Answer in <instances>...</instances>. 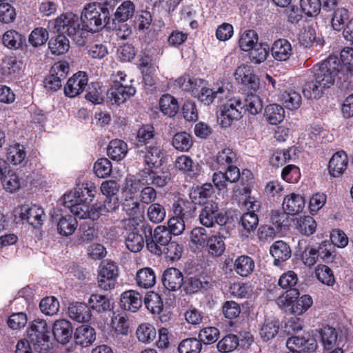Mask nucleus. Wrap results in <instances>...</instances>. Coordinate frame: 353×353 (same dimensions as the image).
<instances>
[{
	"label": "nucleus",
	"instance_id": "f257e3e1",
	"mask_svg": "<svg viewBox=\"0 0 353 353\" xmlns=\"http://www.w3.org/2000/svg\"><path fill=\"white\" fill-rule=\"evenodd\" d=\"M110 25L109 9L101 3H89L83 8L81 18L68 12L57 18L52 23L57 31L67 33L76 42L83 43V31L97 32Z\"/></svg>",
	"mask_w": 353,
	"mask_h": 353
},
{
	"label": "nucleus",
	"instance_id": "f03ea898",
	"mask_svg": "<svg viewBox=\"0 0 353 353\" xmlns=\"http://www.w3.org/2000/svg\"><path fill=\"white\" fill-rule=\"evenodd\" d=\"M341 70L340 60L336 56H330L323 62L316 64L312 68V79L303 85L304 97L310 99H320L324 90L334 85Z\"/></svg>",
	"mask_w": 353,
	"mask_h": 353
},
{
	"label": "nucleus",
	"instance_id": "7ed1b4c3",
	"mask_svg": "<svg viewBox=\"0 0 353 353\" xmlns=\"http://www.w3.org/2000/svg\"><path fill=\"white\" fill-rule=\"evenodd\" d=\"M50 327L46 321L42 319L34 320L28 330L30 341H19L16 346V353H33L31 350L32 346L36 352L47 353L52 347L50 341Z\"/></svg>",
	"mask_w": 353,
	"mask_h": 353
},
{
	"label": "nucleus",
	"instance_id": "20e7f679",
	"mask_svg": "<svg viewBox=\"0 0 353 353\" xmlns=\"http://www.w3.org/2000/svg\"><path fill=\"white\" fill-rule=\"evenodd\" d=\"M188 83L190 85L192 94L207 105L213 103L216 99L221 102L230 97L232 88L230 83L224 81L209 89L205 87V81L201 79H189Z\"/></svg>",
	"mask_w": 353,
	"mask_h": 353
},
{
	"label": "nucleus",
	"instance_id": "39448f33",
	"mask_svg": "<svg viewBox=\"0 0 353 353\" xmlns=\"http://www.w3.org/2000/svg\"><path fill=\"white\" fill-rule=\"evenodd\" d=\"M140 229L145 235L147 249L152 254H161L171 241L172 236L168 229L165 226L159 225L152 231V226L145 222L141 225Z\"/></svg>",
	"mask_w": 353,
	"mask_h": 353
},
{
	"label": "nucleus",
	"instance_id": "423d86ee",
	"mask_svg": "<svg viewBox=\"0 0 353 353\" xmlns=\"http://www.w3.org/2000/svg\"><path fill=\"white\" fill-rule=\"evenodd\" d=\"M134 10V3L130 1H125L117 8L112 19V26H110V28L117 30V35L123 39H126L132 33L130 28L124 23L132 17Z\"/></svg>",
	"mask_w": 353,
	"mask_h": 353
},
{
	"label": "nucleus",
	"instance_id": "0eeeda50",
	"mask_svg": "<svg viewBox=\"0 0 353 353\" xmlns=\"http://www.w3.org/2000/svg\"><path fill=\"white\" fill-rule=\"evenodd\" d=\"M200 223L207 228H212L215 223L217 225L226 224L228 216L223 212L219 211V205L214 201H210L202 205L199 216Z\"/></svg>",
	"mask_w": 353,
	"mask_h": 353
},
{
	"label": "nucleus",
	"instance_id": "6e6552de",
	"mask_svg": "<svg viewBox=\"0 0 353 353\" xmlns=\"http://www.w3.org/2000/svg\"><path fill=\"white\" fill-rule=\"evenodd\" d=\"M69 72V65L66 61L55 63L51 68L50 75L43 81L47 90L56 91L61 87V81L65 79Z\"/></svg>",
	"mask_w": 353,
	"mask_h": 353
},
{
	"label": "nucleus",
	"instance_id": "1a4fd4ad",
	"mask_svg": "<svg viewBox=\"0 0 353 353\" xmlns=\"http://www.w3.org/2000/svg\"><path fill=\"white\" fill-rule=\"evenodd\" d=\"M135 92V88L132 85H124L116 81L107 91L106 99L113 104H121L134 95Z\"/></svg>",
	"mask_w": 353,
	"mask_h": 353
},
{
	"label": "nucleus",
	"instance_id": "9d476101",
	"mask_svg": "<svg viewBox=\"0 0 353 353\" xmlns=\"http://www.w3.org/2000/svg\"><path fill=\"white\" fill-rule=\"evenodd\" d=\"M243 109V102L240 99L230 100L225 103L223 107L221 114V125L227 127L230 125L232 121L240 119L242 117Z\"/></svg>",
	"mask_w": 353,
	"mask_h": 353
},
{
	"label": "nucleus",
	"instance_id": "9b49d317",
	"mask_svg": "<svg viewBox=\"0 0 353 353\" xmlns=\"http://www.w3.org/2000/svg\"><path fill=\"white\" fill-rule=\"evenodd\" d=\"M21 218L34 228L39 229L43 224L46 215L44 210L38 205L24 206L21 209Z\"/></svg>",
	"mask_w": 353,
	"mask_h": 353
},
{
	"label": "nucleus",
	"instance_id": "f8f14e48",
	"mask_svg": "<svg viewBox=\"0 0 353 353\" xmlns=\"http://www.w3.org/2000/svg\"><path fill=\"white\" fill-rule=\"evenodd\" d=\"M88 78L85 72L79 71L71 77L64 87L65 94L70 98L80 94L88 85Z\"/></svg>",
	"mask_w": 353,
	"mask_h": 353
},
{
	"label": "nucleus",
	"instance_id": "ddd939ff",
	"mask_svg": "<svg viewBox=\"0 0 353 353\" xmlns=\"http://www.w3.org/2000/svg\"><path fill=\"white\" fill-rule=\"evenodd\" d=\"M234 77L238 82L254 92L259 88V79L250 65L242 64L239 66L235 70Z\"/></svg>",
	"mask_w": 353,
	"mask_h": 353
},
{
	"label": "nucleus",
	"instance_id": "4468645a",
	"mask_svg": "<svg viewBox=\"0 0 353 353\" xmlns=\"http://www.w3.org/2000/svg\"><path fill=\"white\" fill-rule=\"evenodd\" d=\"M236 162V154L232 149L225 147L216 153L213 166L216 170H231L232 168H237Z\"/></svg>",
	"mask_w": 353,
	"mask_h": 353
},
{
	"label": "nucleus",
	"instance_id": "2eb2a0df",
	"mask_svg": "<svg viewBox=\"0 0 353 353\" xmlns=\"http://www.w3.org/2000/svg\"><path fill=\"white\" fill-rule=\"evenodd\" d=\"M286 347L289 350L300 351V352H312L317 347L316 339L311 336L300 337L291 336L286 341Z\"/></svg>",
	"mask_w": 353,
	"mask_h": 353
},
{
	"label": "nucleus",
	"instance_id": "dca6fc26",
	"mask_svg": "<svg viewBox=\"0 0 353 353\" xmlns=\"http://www.w3.org/2000/svg\"><path fill=\"white\" fill-rule=\"evenodd\" d=\"M240 178V171L238 168H232L231 170H219L213 174L212 181L214 185L219 190L227 187L228 183H235Z\"/></svg>",
	"mask_w": 353,
	"mask_h": 353
},
{
	"label": "nucleus",
	"instance_id": "f3484780",
	"mask_svg": "<svg viewBox=\"0 0 353 353\" xmlns=\"http://www.w3.org/2000/svg\"><path fill=\"white\" fill-rule=\"evenodd\" d=\"M162 283L169 291H176L181 288L183 283V276L181 272L176 268H168L163 274Z\"/></svg>",
	"mask_w": 353,
	"mask_h": 353
},
{
	"label": "nucleus",
	"instance_id": "a211bd4d",
	"mask_svg": "<svg viewBox=\"0 0 353 353\" xmlns=\"http://www.w3.org/2000/svg\"><path fill=\"white\" fill-rule=\"evenodd\" d=\"M52 333L59 343L66 344L73 334L71 323L65 319L57 320L53 324Z\"/></svg>",
	"mask_w": 353,
	"mask_h": 353
},
{
	"label": "nucleus",
	"instance_id": "6ab92c4d",
	"mask_svg": "<svg viewBox=\"0 0 353 353\" xmlns=\"http://www.w3.org/2000/svg\"><path fill=\"white\" fill-rule=\"evenodd\" d=\"M120 305L125 310L136 312L142 305L141 294L135 290H128L121 295Z\"/></svg>",
	"mask_w": 353,
	"mask_h": 353
},
{
	"label": "nucleus",
	"instance_id": "aec40b11",
	"mask_svg": "<svg viewBox=\"0 0 353 353\" xmlns=\"http://www.w3.org/2000/svg\"><path fill=\"white\" fill-rule=\"evenodd\" d=\"M305 203V199L301 195L292 193L284 198L283 209L285 214L295 215L303 211Z\"/></svg>",
	"mask_w": 353,
	"mask_h": 353
},
{
	"label": "nucleus",
	"instance_id": "412c9836",
	"mask_svg": "<svg viewBox=\"0 0 353 353\" xmlns=\"http://www.w3.org/2000/svg\"><path fill=\"white\" fill-rule=\"evenodd\" d=\"M50 21L48 24V28H51L54 29V32L59 33L58 36L55 38H52L49 43L48 47L52 54L55 55H61L66 52L70 48V43L68 38L64 35L67 33L60 32L57 30L56 28H54L53 26H51V23L53 22Z\"/></svg>",
	"mask_w": 353,
	"mask_h": 353
},
{
	"label": "nucleus",
	"instance_id": "4be33fe9",
	"mask_svg": "<svg viewBox=\"0 0 353 353\" xmlns=\"http://www.w3.org/2000/svg\"><path fill=\"white\" fill-rule=\"evenodd\" d=\"M74 337L76 344L82 347H88L96 340V332L92 327L82 325L76 329Z\"/></svg>",
	"mask_w": 353,
	"mask_h": 353
},
{
	"label": "nucleus",
	"instance_id": "5701e85b",
	"mask_svg": "<svg viewBox=\"0 0 353 353\" xmlns=\"http://www.w3.org/2000/svg\"><path fill=\"white\" fill-rule=\"evenodd\" d=\"M347 162V156L345 152L339 151L334 153L328 164L330 174L334 177L339 176L346 170Z\"/></svg>",
	"mask_w": 353,
	"mask_h": 353
},
{
	"label": "nucleus",
	"instance_id": "b1692460",
	"mask_svg": "<svg viewBox=\"0 0 353 353\" xmlns=\"http://www.w3.org/2000/svg\"><path fill=\"white\" fill-rule=\"evenodd\" d=\"M271 52L274 59L285 61L288 60L292 54V47L287 39H279L273 43Z\"/></svg>",
	"mask_w": 353,
	"mask_h": 353
},
{
	"label": "nucleus",
	"instance_id": "393cba45",
	"mask_svg": "<svg viewBox=\"0 0 353 353\" xmlns=\"http://www.w3.org/2000/svg\"><path fill=\"white\" fill-rule=\"evenodd\" d=\"M270 254L274 258V265L279 266L291 256V249L283 241H277L270 247Z\"/></svg>",
	"mask_w": 353,
	"mask_h": 353
},
{
	"label": "nucleus",
	"instance_id": "a878e982",
	"mask_svg": "<svg viewBox=\"0 0 353 353\" xmlns=\"http://www.w3.org/2000/svg\"><path fill=\"white\" fill-rule=\"evenodd\" d=\"M68 314L72 320L79 323L88 322L91 318L88 306L79 302L70 303L68 308Z\"/></svg>",
	"mask_w": 353,
	"mask_h": 353
},
{
	"label": "nucleus",
	"instance_id": "bb28decb",
	"mask_svg": "<svg viewBox=\"0 0 353 353\" xmlns=\"http://www.w3.org/2000/svg\"><path fill=\"white\" fill-rule=\"evenodd\" d=\"M214 190L211 183H204L201 186H197L191 192L190 196L193 202L199 205H203L208 199L210 198L214 194Z\"/></svg>",
	"mask_w": 353,
	"mask_h": 353
},
{
	"label": "nucleus",
	"instance_id": "cd10ccee",
	"mask_svg": "<svg viewBox=\"0 0 353 353\" xmlns=\"http://www.w3.org/2000/svg\"><path fill=\"white\" fill-rule=\"evenodd\" d=\"M292 221L295 229L304 235L310 236L316 231V221L310 216L296 217Z\"/></svg>",
	"mask_w": 353,
	"mask_h": 353
},
{
	"label": "nucleus",
	"instance_id": "c85d7f7f",
	"mask_svg": "<svg viewBox=\"0 0 353 353\" xmlns=\"http://www.w3.org/2000/svg\"><path fill=\"white\" fill-rule=\"evenodd\" d=\"M254 266V260L247 255L238 256L234 262L235 272L241 276H248L251 274Z\"/></svg>",
	"mask_w": 353,
	"mask_h": 353
},
{
	"label": "nucleus",
	"instance_id": "c756f323",
	"mask_svg": "<svg viewBox=\"0 0 353 353\" xmlns=\"http://www.w3.org/2000/svg\"><path fill=\"white\" fill-rule=\"evenodd\" d=\"M211 286L209 279L205 277H190L183 283L184 290L187 294H193L199 290H207Z\"/></svg>",
	"mask_w": 353,
	"mask_h": 353
},
{
	"label": "nucleus",
	"instance_id": "7c9ffc66",
	"mask_svg": "<svg viewBox=\"0 0 353 353\" xmlns=\"http://www.w3.org/2000/svg\"><path fill=\"white\" fill-rule=\"evenodd\" d=\"M127 152L128 145L122 140L111 141L107 148L108 157L114 161H121L126 156Z\"/></svg>",
	"mask_w": 353,
	"mask_h": 353
},
{
	"label": "nucleus",
	"instance_id": "2f4dec72",
	"mask_svg": "<svg viewBox=\"0 0 353 353\" xmlns=\"http://www.w3.org/2000/svg\"><path fill=\"white\" fill-rule=\"evenodd\" d=\"M121 205L123 210L132 221L141 214L140 201L133 195H125Z\"/></svg>",
	"mask_w": 353,
	"mask_h": 353
},
{
	"label": "nucleus",
	"instance_id": "473e14b6",
	"mask_svg": "<svg viewBox=\"0 0 353 353\" xmlns=\"http://www.w3.org/2000/svg\"><path fill=\"white\" fill-rule=\"evenodd\" d=\"M57 222V231L62 236L72 234L77 227V221L74 216L66 215L56 219Z\"/></svg>",
	"mask_w": 353,
	"mask_h": 353
},
{
	"label": "nucleus",
	"instance_id": "72a5a7b5",
	"mask_svg": "<svg viewBox=\"0 0 353 353\" xmlns=\"http://www.w3.org/2000/svg\"><path fill=\"white\" fill-rule=\"evenodd\" d=\"M279 330V321L266 319L259 328V335L263 341H268L277 335Z\"/></svg>",
	"mask_w": 353,
	"mask_h": 353
},
{
	"label": "nucleus",
	"instance_id": "f704fd0d",
	"mask_svg": "<svg viewBox=\"0 0 353 353\" xmlns=\"http://www.w3.org/2000/svg\"><path fill=\"white\" fill-rule=\"evenodd\" d=\"M145 243L142 234H139L137 228L130 232L125 239L126 248L132 252H140Z\"/></svg>",
	"mask_w": 353,
	"mask_h": 353
},
{
	"label": "nucleus",
	"instance_id": "c9c22d12",
	"mask_svg": "<svg viewBox=\"0 0 353 353\" xmlns=\"http://www.w3.org/2000/svg\"><path fill=\"white\" fill-rule=\"evenodd\" d=\"M264 117L270 125H277L283 120L285 111L279 105L270 104L265 108Z\"/></svg>",
	"mask_w": 353,
	"mask_h": 353
},
{
	"label": "nucleus",
	"instance_id": "e433bc0d",
	"mask_svg": "<svg viewBox=\"0 0 353 353\" xmlns=\"http://www.w3.org/2000/svg\"><path fill=\"white\" fill-rule=\"evenodd\" d=\"M136 281L139 287L150 288L156 283V275L152 268H144L137 272Z\"/></svg>",
	"mask_w": 353,
	"mask_h": 353
},
{
	"label": "nucleus",
	"instance_id": "4c0bfd02",
	"mask_svg": "<svg viewBox=\"0 0 353 353\" xmlns=\"http://www.w3.org/2000/svg\"><path fill=\"white\" fill-rule=\"evenodd\" d=\"M161 111L170 117H174L179 110L177 100L169 94H163L159 101Z\"/></svg>",
	"mask_w": 353,
	"mask_h": 353
},
{
	"label": "nucleus",
	"instance_id": "58836bf2",
	"mask_svg": "<svg viewBox=\"0 0 353 353\" xmlns=\"http://www.w3.org/2000/svg\"><path fill=\"white\" fill-rule=\"evenodd\" d=\"M192 136L185 132L176 133L172 139V146L181 152L188 151L192 146Z\"/></svg>",
	"mask_w": 353,
	"mask_h": 353
},
{
	"label": "nucleus",
	"instance_id": "ea45409f",
	"mask_svg": "<svg viewBox=\"0 0 353 353\" xmlns=\"http://www.w3.org/2000/svg\"><path fill=\"white\" fill-rule=\"evenodd\" d=\"M88 307L96 310L97 312H103L110 310L111 304L109 299L101 294H92L88 300Z\"/></svg>",
	"mask_w": 353,
	"mask_h": 353
},
{
	"label": "nucleus",
	"instance_id": "a19ab883",
	"mask_svg": "<svg viewBox=\"0 0 353 353\" xmlns=\"http://www.w3.org/2000/svg\"><path fill=\"white\" fill-rule=\"evenodd\" d=\"M146 152L144 156V161L150 168L158 167L161 165L163 153L159 146L145 147Z\"/></svg>",
	"mask_w": 353,
	"mask_h": 353
},
{
	"label": "nucleus",
	"instance_id": "79ce46f5",
	"mask_svg": "<svg viewBox=\"0 0 353 353\" xmlns=\"http://www.w3.org/2000/svg\"><path fill=\"white\" fill-rule=\"evenodd\" d=\"M144 303L152 314H159L163 310V301L159 294L154 292H149L145 294Z\"/></svg>",
	"mask_w": 353,
	"mask_h": 353
},
{
	"label": "nucleus",
	"instance_id": "37998d69",
	"mask_svg": "<svg viewBox=\"0 0 353 353\" xmlns=\"http://www.w3.org/2000/svg\"><path fill=\"white\" fill-rule=\"evenodd\" d=\"M321 341L325 349H332L337 341V333L334 328L330 326H325L319 331Z\"/></svg>",
	"mask_w": 353,
	"mask_h": 353
},
{
	"label": "nucleus",
	"instance_id": "c03bdc74",
	"mask_svg": "<svg viewBox=\"0 0 353 353\" xmlns=\"http://www.w3.org/2000/svg\"><path fill=\"white\" fill-rule=\"evenodd\" d=\"M3 43L7 48L12 49L19 48L26 41V38L15 30L6 31L3 35Z\"/></svg>",
	"mask_w": 353,
	"mask_h": 353
},
{
	"label": "nucleus",
	"instance_id": "a18cd8bd",
	"mask_svg": "<svg viewBox=\"0 0 353 353\" xmlns=\"http://www.w3.org/2000/svg\"><path fill=\"white\" fill-rule=\"evenodd\" d=\"M244 110L248 111L250 114L255 115L261 112L263 109V103L261 98L251 92L248 94L243 102Z\"/></svg>",
	"mask_w": 353,
	"mask_h": 353
},
{
	"label": "nucleus",
	"instance_id": "49530a36",
	"mask_svg": "<svg viewBox=\"0 0 353 353\" xmlns=\"http://www.w3.org/2000/svg\"><path fill=\"white\" fill-rule=\"evenodd\" d=\"M205 245L208 253L216 257L221 256L225 250V244L223 240L215 234L209 237Z\"/></svg>",
	"mask_w": 353,
	"mask_h": 353
},
{
	"label": "nucleus",
	"instance_id": "de8ad7c7",
	"mask_svg": "<svg viewBox=\"0 0 353 353\" xmlns=\"http://www.w3.org/2000/svg\"><path fill=\"white\" fill-rule=\"evenodd\" d=\"M258 34L254 30L245 31L239 39V47L243 51H250L258 44Z\"/></svg>",
	"mask_w": 353,
	"mask_h": 353
},
{
	"label": "nucleus",
	"instance_id": "09e8293b",
	"mask_svg": "<svg viewBox=\"0 0 353 353\" xmlns=\"http://www.w3.org/2000/svg\"><path fill=\"white\" fill-rule=\"evenodd\" d=\"M154 129L151 125H143L137 131L136 137V146L137 148L149 143L154 137Z\"/></svg>",
	"mask_w": 353,
	"mask_h": 353
},
{
	"label": "nucleus",
	"instance_id": "8fccbe9b",
	"mask_svg": "<svg viewBox=\"0 0 353 353\" xmlns=\"http://www.w3.org/2000/svg\"><path fill=\"white\" fill-rule=\"evenodd\" d=\"M156 335L155 327L149 323H143L137 330V338L143 343H150L156 338Z\"/></svg>",
	"mask_w": 353,
	"mask_h": 353
},
{
	"label": "nucleus",
	"instance_id": "3c124183",
	"mask_svg": "<svg viewBox=\"0 0 353 353\" xmlns=\"http://www.w3.org/2000/svg\"><path fill=\"white\" fill-rule=\"evenodd\" d=\"M26 158V153L23 145L16 143L8 148V159L14 165L23 164Z\"/></svg>",
	"mask_w": 353,
	"mask_h": 353
},
{
	"label": "nucleus",
	"instance_id": "603ef678",
	"mask_svg": "<svg viewBox=\"0 0 353 353\" xmlns=\"http://www.w3.org/2000/svg\"><path fill=\"white\" fill-rule=\"evenodd\" d=\"M281 101L286 108L296 110L301 103V97L297 92L285 91L281 95Z\"/></svg>",
	"mask_w": 353,
	"mask_h": 353
},
{
	"label": "nucleus",
	"instance_id": "864d4df0",
	"mask_svg": "<svg viewBox=\"0 0 353 353\" xmlns=\"http://www.w3.org/2000/svg\"><path fill=\"white\" fill-rule=\"evenodd\" d=\"M313 301L310 295H303L301 297L294 299V303L290 307L292 313L301 315L306 312L312 305Z\"/></svg>",
	"mask_w": 353,
	"mask_h": 353
},
{
	"label": "nucleus",
	"instance_id": "5fc2aeb1",
	"mask_svg": "<svg viewBox=\"0 0 353 353\" xmlns=\"http://www.w3.org/2000/svg\"><path fill=\"white\" fill-rule=\"evenodd\" d=\"M88 85L87 94L85 95L86 99L93 103H101L103 101V90L101 83L99 82H92Z\"/></svg>",
	"mask_w": 353,
	"mask_h": 353
},
{
	"label": "nucleus",
	"instance_id": "6e6d98bb",
	"mask_svg": "<svg viewBox=\"0 0 353 353\" xmlns=\"http://www.w3.org/2000/svg\"><path fill=\"white\" fill-rule=\"evenodd\" d=\"M268 52V45L259 43L250 50L249 57L252 63L259 64L266 60Z\"/></svg>",
	"mask_w": 353,
	"mask_h": 353
},
{
	"label": "nucleus",
	"instance_id": "4d7b16f0",
	"mask_svg": "<svg viewBox=\"0 0 353 353\" xmlns=\"http://www.w3.org/2000/svg\"><path fill=\"white\" fill-rule=\"evenodd\" d=\"M166 211L165 208L158 203L150 205L147 211V216L148 219L154 223H160L165 218Z\"/></svg>",
	"mask_w": 353,
	"mask_h": 353
},
{
	"label": "nucleus",
	"instance_id": "13d9d810",
	"mask_svg": "<svg viewBox=\"0 0 353 353\" xmlns=\"http://www.w3.org/2000/svg\"><path fill=\"white\" fill-rule=\"evenodd\" d=\"M202 347L201 341L195 338L183 340L179 345V353H199Z\"/></svg>",
	"mask_w": 353,
	"mask_h": 353
},
{
	"label": "nucleus",
	"instance_id": "bf43d9fd",
	"mask_svg": "<svg viewBox=\"0 0 353 353\" xmlns=\"http://www.w3.org/2000/svg\"><path fill=\"white\" fill-rule=\"evenodd\" d=\"M39 307L43 314L52 316L59 311V303L54 296L46 297L41 301Z\"/></svg>",
	"mask_w": 353,
	"mask_h": 353
},
{
	"label": "nucleus",
	"instance_id": "052dcab7",
	"mask_svg": "<svg viewBox=\"0 0 353 353\" xmlns=\"http://www.w3.org/2000/svg\"><path fill=\"white\" fill-rule=\"evenodd\" d=\"M348 11L341 8L334 11L332 18V26L336 31H341L345 28V23L348 20Z\"/></svg>",
	"mask_w": 353,
	"mask_h": 353
},
{
	"label": "nucleus",
	"instance_id": "680f3d73",
	"mask_svg": "<svg viewBox=\"0 0 353 353\" xmlns=\"http://www.w3.org/2000/svg\"><path fill=\"white\" fill-rule=\"evenodd\" d=\"M319 281L327 285H332L335 282L332 270L327 265H319L315 271Z\"/></svg>",
	"mask_w": 353,
	"mask_h": 353
},
{
	"label": "nucleus",
	"instance_id": "e2e57ef3",
	"mask_svg": "<svg viewBox=\"0 0 353 353\" xmlns=\"http://www.w3.org/2000/svg\"><path fill=\"white\" fill-rule=\"evenodd\" d=\"M239 345V339L234 334H228L223 337L218 343L217 349L221 352H230Z\"/></svg>",
	"mask_w": 353,
	"mask_h": 353
},
{
	"label": "nucleus",
	"instance_id": "0e129e2a",
	"mask_svg": "<svg viewBox=\"0 0 353 353\" xmlns=\"http://www.w3.org/2000/svg\"><path fill=\"white\" fill-rule=\"evenodd\" d=\"M48 37V32L46 28H37L32 31L28 40L32 46L37 47L45 44Z\"/></svg>",
	"mask_w": 353,
	"mask_h": 353
},
{
	"label": "nucleus",
	"instance_id": "69168bd1",
	"mask_svg": "<svg viewBox=\"0 0 353 353\" xmlns=\"http://www.w3.org/2000/svg\"><path fill=\"white\" fill-rule=\"evenodd\" d=\"M112 163L106 158L98 159L94 165V172L99 178H105L112 172Z\"/></svg>",
	"mask_w": 353,
	"mask_h": 353
},
{
	"label": "nucleus",
	"instance_id": "338daca9",
	"mask_svg": "<svg viewBox=\"0 0 353 353\" xmlns=\"http://www.w3.org/2000/svg\"><path fill=\"white\" fill-rule=\"evenodd\" d=\"M300 4L303 12L309 17L316 16L321 8L320 0H301Z\"/></svg>",
	"mask_w": 353,
	"mask_h": 353
},
{
	"label": "nucleus",
	"instance_id": "774afa93",
	"mask_svg": "<svg viewBox=\"0 0 353 353\" xmlns=\"http://www.w3.org/2000/svg\"><path fill=\"white\" fill-rule=\"evenodd\" d=\"M166 258L171 261H178L183 252V248L175 241H170L163 250Z\"/></svg>",
	"mask_w": 353,
	"mask_h": 353
}]
</instances>
